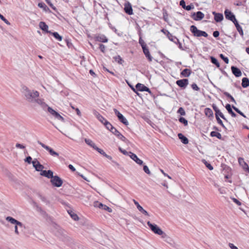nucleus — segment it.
I'll return each instance as SVG.
<instances>
[{
    "instance_id": "f257e3e1",
    "label": "nucleus",
    "mask_w": 249,
    "mask_h": 249,
    "mask_svg": "<svg viewBox=\"0 0 249 249\" xmlns=\"http://www.w3.org/2000/svg\"><path fill=\"white\" fill-rule=\"evenodd\" d=\"M22 93L25 99L31 104H35L36 99L39 96V92L36 90H31L26 86H23L22 88Z\"/></svg>"
},
{
    "instance_id": "f03ea898",
    "label": "nucleus",
    "mask_w": 249,
    "mask_h": 249,
    "mask_svg": "<svg viewBox=\"0 0 249 249\" xmlns=\"http://www.w3.org/2000/svg\"><path fill=\"white\" fill-rule=\"evenodd\" d=\"M5 220L11 224L14 225L15 233L16 235H19V231H22V229L25 228L21 222L17 220L11 216H7L5 218Z\"/></svg>"
},
{
    "instance_id": "7ed1b4c3",
    "label": "nucleus",
    "mask_w": 249,
    "mask_h": 249,
    "mask_svg": "<svg viewBox=\"0 0 249 249\" xmlns=\"http://www.w3.org/2000/svg\"><path fill=\"white\" fill-rule=\"evenodd\" d=\"M190 31L195 36H204L206 37L208 36L206 32L197 29L195 25H192L190 27Z\"/></svg>"
},
{
    "instance_id": "20e7f679",
    "label": "nucleus",
    "mask_w": 249,
    "mask_h": 249,
    "mask_svg": "<svg viewBox=\"0 0 249 249\" xmlns=\"http://www.w3.org/2000/svg\"><path fill=\"white\" fill-rule=\"evenodd\" d=\"M51 182L53 186L57 187L61 186L63 184V180L57 176H53V177L51 178Z\"/></svg>"
},
{
    "instance_id": "39448f33",
    "label": "nucleus",
    "mask_w": 249,
    "mask_h": 249,
    "mask_svg": "<svg viewBox=\"0 0 249 249\" xmlns=\"http://www.w3.org/2000/svg\"><path fill=\"white\" fill-rule=\"evenodd\" d=\"M147 225L150 228L151 230L155 234L159 235L162 234L161 229L156 224H153L150 222H147Z\"/></svg>"
},
{
    "instance_id": "423d86ee",
    "label": "nucleus",
    "mask_w": 249,
    "mask_h": 249,
    "mask_svg": "<svg viewBox=\"0 0 249 249\" xmlns=\"http://www.w3.org/2000/svg\"><path fill=\"white\" fill-rule=\"evenodd\" d=\"M147 225L150 228L151 230L155 234L159 235L162 234L161 229L156 224H153L150 222H147Z\"/></svg>"
},
{
    "instance_id": "0eeeda50",
    "label": "nucleus",
    "mask_w": 249,
    "mask_h": 249,
    "mask_svg": "<svg viewBox=\"0 0 249 249\" xmlns=\"http://www.w3.org/2000/svg\"><path fill=\"white\" fill-rule=\"evenodd\" d=\"M37 143L40 145L43 148L47 150L50 154L52 156L58 157L59 156V154L56 152H55L52 148L50 147L45 145L43 143L41 142L40 141H38Z\"/></svg>"
},
{
    "instance_id": "6e6552de",
    "label": "nucleus",
    "mask_w": 249,
    "mask_h": 249,
    "mask_svg": "<svg viewBox=\"0 0 249 249\" xmlns=\"http://www.w3.org/2000/svg\"><path fill=\"white\" fill-rule=\"evenodd\" d=\"M114 111L115 115L118 117V119L120 122L126 125L128 124V122L126 119L118 110L114 108Z\"/></svg>"
},
{
    "instance_id": "1a4fd4ad",
    "label": "nucleus",
    "mask_w": 249,
    "mask_h": 249,
    "mask_svg": "<svg viewBox=\"0 0 249 249\" xmlns=\"http://www.w3.org/2000/svg\"><path fill=\"white\" fill-rule=\"evenodd\" d=\"M35 104L39 105L43 110H46L47 108L48 109L49 107L48 105L44 101V99L39 98V97L36 99Z\"/></svg>"
},
{
    "instance_id": "9d476101",
    "label": "nucleus",
    "mask_w": 249,
    "mask_h": 249,
    "mask_svg": "<svg viewBox=\"0 0 249 249\" xmlns=\"http://www.w3.org/2000/svg\"><path fill=\"white\" fill-rule=\"evenodd\" d=\"M191 17L194 20L196 21H198L204 18V14L200 11H198L196 13L194 12L192 13Z\"/></svg>"
},
{
    "instance_id": "9b49d317",
    "label": "nucleus",
    "mask_w": 249,
    "mask_h": 249,
    "mask_svg": "<svg viewBox=\"0 0 249 249\" xmlns=\"http://www.w3.org/2000/svg\"><path fill=\"white\" fill-rule=\"evenodd\" d=\"M32 164L34 167L37 171H41V172L44 168V166L41 164L36 159H34V160L32 161Z\"/></svg>"
},
{
    "instance_id": "f8f14e48",
    "label": "nucleus",
    "mask_w": 249,
    "mask_h": 249,
    "mask_svg": "<svg viewBox=\"0 0 249 249\" xmlns=\"http://www.w3.org/2000/svg\"><path fill=\"white\" fill-rule=\"evenodd\" d=\"M136 89L138 91H147L149 93H151V90H150V89L148 88H147V87L144 86L143 84H142L141 83H138L136 85Z\"/></svg>"
},
{
    "instance_id": "ddd939ff",
    "label": "nucleus",
    "mask_w": 249,
    "mask_h": 249,
    "mask_svg": "<svg viewBox=\"0 0 249 249\" xmlns=\"http://www.w3.org/2000/svg\"><path fill=\"white\" fill-rule=\"evenodd\" d=\"M188 80L187 79H180L176 81L177 85L183 89H185L188 85Z\"/></svg>"
},
{
    "instance_id": "4468645a",
    "label": "nucleus",
    "mask_w": 249,
    "mask_h": 249,
    "mask_svg": "<svg viewBox=\"0 0 249 249\" xmlns=\"http://www.w3.org/2000/svg\"><path fill=\"white\" fill-rule=\"evenodd\" d=\"M225 18L231 21L235 20V16L230 11L226 9L224 12Z\"/></svg>"
},
{
    "instance_id": "2eb2a0df",
    "label": "nucleus",
    "mask_w": 249,
    "mask_h": 249,
    "mask_svg": "<svg viewBox=\"0 0 249 249\" xmlns=\"http://www.w3.org/2000/svg\"><path fill=\"white\" fill-rule=\"evenodd\" d=\"M142 47L145 56L149 61H152L153 57L150 55L148 49L146 47V45H142Z\"/></svg>"
},
{
    "instance_id": "dca6fc26",
    "label": "nucleus",
    "mask_w": 249,
    "mask_h": 249,
    "mask_svg": "<svg viewBox=\"0 0 249 249\" xmlns=\"http://www.w3.org/2000/svg\"><path fill=\"white\" fill-rule=\"evenodd\" d=\"M133 201L135 205L136 206L137 209L138 210L141 212L142 214L145 215H149L148 213L146 211H145L144 209H143V208L139 204L138 202L136 201L135 199L133 200Z\"/></svg>"
},
{
    "instance_id": "f3484780",
    "label": "nucleus",
    "mask_w": 249,
    "mask_h": 249,
    "mask_svg": "<svg viewBox=\"0 0 249 249\" xmlns=\"http://www.w3.org/2000/svg\"><path fill=\"white\" fill-rule=\"evenodd\" d=\"M95 39L96 41L101 42H107L108 41V39L107 37L104 35H98L95 36Z\"/></svg>"
},
{
    "instance_id": "a211bd4d",
    "label": "nucleus",
    "mask_w": 249,
    "mask_h": 249,
    "mask_svg": "<svg viewBox=\"0 0 249 249\" xmlns=\"http://www.w3.org/2000/svg\"><path fill=\"white\" fill-rule=\"evenodd\" d=\"M129 156L137 164L139 165H142V164L143 161L139 159L136 154L131 152H129Z\"/></svg>"
},
{
    "instance_id": "6ab92c4d",
    "label": "nucleus",
    "mask_w": 249,
    "mask_h": 249,
    "mask_svg": "<svg viewBox=\"0 0 249 249\" xmlns=\"http://www.w3.org/2000/svg\"><path fill=\"white\" fill-rule=\"evenodd\" d=\"M231 70L232 71V73L236 76V77H240L242 75V72L238 68H237L236 67L232 66L231 67Z\"/></svg>"
},
{
    "instance_id": "aec40b11",
    "label": "nucleus",
    "mask_w": 249,
    "mask_h": 249,
    "mask_svg": "<svg viewBox=\"0 0 249 249\" xmlns=\"http://www.w3.org/2000/svg\"><path fill=\"white\" fill-rule=\"evenodd\" d=\"M40 175L48 178H51L53 177V172L51 170H43L40 173Z\"/></svg>"
},
{
    "instance_id": "412c9836",
    "label": "nucleus",
    "mask_w": 249,
    "mask_h": 249,
    "mask_svg": "<svg viewBox=\"0 0 249 249\" xmlns=\"http://www.w3.org/2000/svg\"><path fill=\"white\" fill-rule=\"evenodd\" d=\"M124 11L126 13L129 15H131L133 14V10L132 8V6L129 3H127L125 4L124 5Z\"/></svg>"
},
{
    "instance_id": "4be33fe9",
    "label": "nucleus",
    "mask_w": 249,
    "mask_h": 249,
    "mask_svg": "<svg viewBox=\"0 0 249 249\" xmlns=\"http://www.w3.org/2000/svg\"><path fill=\"white\" fill-rule=\"evenodd\" d=\"M213 14L214 16V20L216 22H220L223 19V16L222 14L213 12Z\"/></svg>"
},
{
    "instance_id": "5701e85b",
    "label": "nucleus",
    "mask_w": 249,
    "mask_h": 249,
    "mask_svg": "<svg viewBox=\"0 0 249 249\" xmlns=\"http://www.w3.org/2000/svg\"><path fill=\"white\" fill-rule=\"evenodd\" d=\"M93 114L96 116L98 120L104 124L106 120L96 110L93 111Z\"/></svg>"
},
{
    "instance_id": "b1692460",
    "label": "nucleus",
    "mask_w": 249,
    "mask_h": 249,
    "mask_svg": "<svg viewBox=\"0 0 249 249\" xmlns=\"http://www.w3.org/2000/svg\"><path fill=\"white\" fill-rule=\"evenodd\" d=\"M166 32L167 36L170 40L175 43H177V42H178V39L176 37L173 36L169 31H166Z\"/></svg>"
},
{
    "instance_id": "393cba45",
    "label": "nucleus",
    "mask_w": 249,
    "mask_h": 249,
    "mask_svg": "<svg viewBox=\"0 0 249 249\" xmlns=\"http://www.w3.org/2000/svg\"><path fill=\"white\" fill-rule=\"evenodd\" d=\"M96 204H98V207H99V208L106 210L107 212H110V213L112 212V209L111 208H110L109 207H108V206H107L105 205H104L102 203H100L99 202H97L96 203Z\"/></svg>"
},
{
    "instance_id": "a878e982",
    "label": "nucleus",
    "mask_w": 249,
    "mask_h": 249,
    "mask_svg": "<svg viewBox=\"0 0 249 249\" xmlns=\"http://www.w3.org/2000/svg\"><path fill=\"white\" fill-rule=\"evenodd\" d=\"M39 26L40 28L42 30L49 33L50 31H49L48 30V26L44 22H43V21L40 22L39 24Z\"/></svg>"
},
{
    "instance_id": "bb28decb",
    "label": "nucleus",
    "mask_w": 249,
    "mask_h": 249,
    "mask_svg": "<svg viewBox=\"0 0 249 249\" xmlns=\"http://www.w3.org/2000/svg\"><path fill=\"white\" fill-rule=\"evenodd\" d=\"M178 137L181 140V142L184 144H187L189 142L188 139L185 137L182 134L178 133Z\"/></svg>"
},
{
    "instance_id": "cd10ccee",
    "label": "nucleus",
    "mask_w": 249,
    "mask_h": 249,
    "mask_svg": "<svg viewBox=\"0 0 249 249\" xmlns=\"http://www.w3.org/2000/svg\"><path fill=\"white\" fill-rule=\"evenodd\" d=\"M48 111L53 115L55 119L57 118V116L59 115V114L55 111L54 109H53L51 107H48Z\"/></svg>"
},
{
    "instance_id": "c85d7f7f",
    "label": "nucleus",
    "mask_w": 249,
    "mask_h": 249,
    "mask_svg": "<svg viewBox=\"0 0 249 249\" xmlns=\"http://www.w3.org/2000/svg\"><path fill=\"white\" fill-rule=\"evenodd\" d=\"M226 109L228 111V112L233 117H235L236 115V114L232 111L231 106L230 104H228L226 105L225 107Z\"/></svg>"
},
{
    "instance_id": "c756f323",
    "label": "nucleus",
    "mask_w": 249,
    "mask_h": 249,
    "mask_svg": "<svg viewBox=\"0 0 249 249\" xmlns=\"http://www.w3.org/2000/svg\"><path fill=\"white\" fill-rule=\"evenodd\" d=\"M85 142L89 145L90 146H91V147H92L93 149H94L95 150L96 149V148L97 147L96 146V145H95V144L90 139H85Z\"/></svg>"
},
{
    "instance_id": "7c9ffc66",
    "label": "nucleus",
    "mask_w": 249,
    "mask_h": 249,
    "mask_svg": "<svg viewBox=\"0 0 249 249\" xmlns=\"http://www.w3.org/2000/svg\"><path fill=\"white\" fill-rule=\"evenodd\" d=\"M242 86L244 88H247L249 86V79L248 78L244 77L242 79Z\"/></svg>"
},
{
    "instance_id": "2f4dec72",
    "label": "nucleus",
    "mask_w": 249,
    "mask_h": 249,
    "mask_svg": "<svg viewBox=\"0 0 249 249\" xmlns=\"http://www.w3.org/2000/svg\"><path fill=\"white\" fill-rule=\"evenodd\" d=\"M161 236V238L164 239V241L168 243H170V241L171 240L170 238L162 231V234H159Z\"/></svg>"
},
{
    "instance_id": "473e14b6",
    "label": "nucleus",
    "mask_w": 249,
    "mask_h": 249,
    "mask_svg": "<svg viewBox=\"0 0 249 249\" xmlns=\"http://www.w3.org/2000/svg\"><path fill=\"white\" fill-rule=\"evenodd\" d=\"M191 71L190 69H185L181 71V75L184 77H188L191 74Z\"/></svg>"
},
{
    "instance_id": "72a5a7b5",
    "label": "nucleus",
    "mask_w": 249,
    "mask_h": 249,
    "mask_svg": "<svg viewBox=\"0 0 249 249\" xmlns=\"http://www.w3.org/2000/svg\"><path fill=\"white\" fill-rule=\"evenodd\" d=\"M49 33L52 35L58 41H61L62 39V37L59 35L57 32H49Z\"/></svg>"
},
{
    "instance_id": "f704fd0d",
    "label": "nucleus",
    "mask_w": 249,
    "mask_h": 249,
    "mask_svg": "<svg viewBox=\"0 0 249 249\" xmlns=\"http://www.w3.org/2000/svg\"><path fill=\"white\" fill-rule=\"evenodd\" d=\"M205 114L208 117H213V112L210 108H206L205 109Z\"/></svg>"
},
{
    "instance_id": "c9c22d12",
    "label": "nucleus",
    "mask_w": 249,
    "mask_h": 249,
    "mask_svg": "<svg viewBox=\"0 0 249 249\" xmlns=\"http://www.w3.org/2000/svg\"><path fill=\"white\" fill-rule=\"evenodd\" d=\"M211 136L212 137H216L218 139L221 140L222 139V136L221 134L217 132L216 131H212L211 132L210 134Z\"/></svg>"
},
{
    "instance_id": "e433bc0d",
    "label": "nucleus",
    "mask_w": 249,
    "mask_h": 249,
    "mask_svg": "<svg viewBox=\"0 0 249 249\" xmlns=\"http://www.w3.org/2000/svg\"><path fill=\"white\" fill-rule=\"evenodd\" d=\"M162 11H163V19L165 21H166V22H168V15L167 14V12L166 10H165L164 9H163Z\"/></svg>"
},
{
    "instance_id": "4c0bfd02",
    "label": "nucleus",
    "mask_w": 249,
    "mask_h": 249,
    "mask_svg": "<svg viewBox=\"0 0 249 249\" xmlns=\"http://www.w3.org/2000/svg\"><path fill=\"white\" fill-rule=\"evenodd\" d=\"M202 162L206 165V166L210 170L213 169V167L211 165L210 163H208L205 160H202Z\"/></svg>"
},
{
    "instance_id": "58836bf2",
    "label": "nucleus",
    "mask_w": 249,
    "mask_h": 249,
    "mask_svg": "<svg viewBox=\"0 0 249 249\" xmlns=\"http://www.w3.org/2000/svg\"><path fill=\"white\" fill-rule=\"evenodd\" d=\"M113 59L115 60V61L117 62H118L119 64H122L123 60L121 57L120 55H117L114 57H113Z\"/></svg>"
},
{
    "instance_id": "ea45409f",
    "label": "nucleus",
    "mask_w": 249,
    "mask_h": 249,
    "mask_svg": "<svg viewBox=\"0 0 249 249\" xmlns=\"http://www.w3.org/2000/svg\"><path fill=\"white\" fill-rule=\"evenodd\" d=\"M104 124L106 126V128L109 130L113 127L111 124L107 120L105 121V123H104Z\"/></svg>"
},
{
    "instance_id": "a19ab883",
    "label": "nucleus",
    "mask_w": 249,
    "mask_h": 249,
    "mask_svg": "<svg viewBox=\"0 0 249 249\" xmlns=\"http://www.w3.org/2000/svg\"><path fill=\"white\" fill-rule=\"evenodd\" d=\"M68 213H69L70 214V215H71V217L74 220L76 221V220H78L79 218L78 217V216L77 215V214H76L75 213H74L73 212H72V211H71V212H69L68 211Z\"/></svg>"
},
{
    "instance_id": "79ce46f5",
    "label": "nucleus",
    "mask_w": 249,
    "mask_h": 249,
    "mask_svg": "<svg viewBox=\"0 0 249 249\" xmlns=\"http://www.w3.org/2000/svg\"><path fill=\"white\" fill-rule=\"evenodd\" d=\"M224 94L225 96H226L227 97L230 98L231 99V102H232L234 103H236L235 100L234 99V98L229 93L225 91L224 92Z\"/></svg>"
},
{
    "instance_id": "37998d69",
    "label": "nucleus",
    "mask_w": 249,
    "mask_h": 249,
    "mask_svg": "<svg viewBox=\"0 0 249 249\" xmlns=\"http://www.w3.org/2000/svg\"><path fill=\"white\" fill-rule=\"evenodd\" d=\"M211 62L213 64H215L217 67H219L220 66L219 63L216 58H215L213 57H211Z\"/></svg>"
},
{
    "instance_id": "c03bdc74",
    "label": "nucleus",
    "mask_w": 249,
    "mask_h": 249,
    "mask_svg": "<svg viewBox=\"0 0 249 249\" xmlns=\"http://www.w3.org/2000/svg\"><path fill=\"white\" fill-rule=\"evenodd\" d=\"M110 131L114 134L115 135H116L117 137L119 136L121 133L114 127L111 129H110Z\"/></svg>"
},
{
    "instance_id": "a18cd8bd",
    "label": "nucleus",
    "mask_w": 249,
    "mask_h": 249,
    "mask_svg": "<svg viewBox=\"0 0 249 249\" xmlns=\"http://www.w3.org/2000/svg\"><path fill=\"white\" fill-rule=\"evenodd\" d=\"M179 121L183 124H184V125L186 126L188 125V121L186 119H185L183 117H180L179 119Z\"/></svg>"
},
{
    "instance_id": "49530a36",
    "label": "nucleus",
    "mask_w": 249,
    "mask_h": 249,
    "mask_svg": "<svg viewBox=\"0 0 249 249\" xmlns=\"http://www.w3.org/2000/svg\"><path fill=\"white\" fill-rule=\"evenodd\" d=\"M236 29L238 31V32L239 33L240 35L242 36H243V35H244L243 31L242 30V27H241V26L240 25H238V26H236Z\"/></svg>"
},
{
    "instance_id": "de8ad7c7",
    "label": "nucleus",
    "mask_w": 249,
    "mask_h": 249,
    "mask_svg": "<svg viewBox=\"0 0 249 249\" xmlns=\"http://www.w3.org/2000/svg\"><path fill=\"white\" fill-rule=\"evenodd\" d=\"M216 115H217V116H220V117H221L224 120H227L225 117H224L223 114L220 111V110H218V112H215V117H216Z\"/></svg>"
},
{
    "instance_id": "09e8293b",
    "label": "nucleus",
    "mask_w": 249,
    "mask_h": 249,
    "mask_svg": "<svg viewBox=\"0 0 249 249\" xmlns=\"http://www.w3.org/2000/svg\"><path fill=\"white\" fill-rule=\"evenodd\" d=\"M238 162L240 165H243L244 164L246 166L248 167V164L244 161L243 158H239L238 159Z\"/></svg>"
},
{
    "instance_id": "8fccbe9b",
    "label": "nucleus",
    "mask_w": 249,
    "mask_h": 249,
    "mask_svg": "<svg viewBox=\"0 0 249 249\" xmlns=\"http://www.w3.org/2000/svg\"><path fill=\"white\" fill-rule=\"evenodd\" d=\"M232 108H233V109L236 111L237 113H238L239 114H240L241 115H242V116H243L244 117L246 118V116L244 114V113L243 112H242L238 108H237V107H235L234 106H232Z\"/></svg>"
},
{
    "instance_id": "3c124183",
    "label": "nucleus",
    "mask_w": 249,
    "mask_h": 249,
    "mask_svg": "<svg viewBox=\"0 0 249 249\" xmlns=\"http://www.w3.org/2000/svg\"><path fill=\"white\" fill-rule=\"evenodd\" d=\"M220 57L224 60V61L226 63H229V59L228 57H225L223 54H220Z\"/></svg>"
},
{
    "instance_id": "603ef678",
    "label": "nucleus",
    "mask_w": 249,
    "mask_h": 249,
    "mask_svg": "<svg viewBox=\"0 0 249 249\" xmlns=\"http://www.w3.org/2000/svg\"><path fill=\"white\" fill-rule=\"evenodd\" d=\"M119 139L121 140L122 141L127 142H128V140L121 134L119 135V136L117 137Z\"/></svg>"
},
{
    "instance_id": "864d4df0",
    "label": "nucleus",
    "mask_w": 249,
    "mask_h": 249,
    "mask_svg": "<svg viewBox=\"0 0 249 249\" xmlns=\"http://www.w3.org/2000/svg\"><path fill=\"white\" fill-rule=\"evenodd\" d=\"M178 112L181 115H185V111L182 107H180L178 110Z\"/></svg>"
},
{
    "instance_id": "5fc2aeb1",
    "label": "nucleus",
    "mask_w": 249,
    "mask_h": 249,
    "mask_svg": "<svg viewBox=\"0 0 249 249\" xmlns=\"http://www.w3.org/2000/svg\"><path fill=\"white\" fill-rule=\"evenodd\" d=\"M194 8V5L192 3H191L190 5L186 6V7L184 8V9H185V10H186L187 11H189V10H191V9H193Z\"/></svg>"
},
{
    "instance_id": "6e6d98bb",
    "label": "nucleus",
    "mask_w": 249,
    "mask_h": 249,
    "mask_svg": "<svg viewBox=\"0 0 249 249\" xmlns=\"http://www.w3.org/2000/svg\"><path fill=\"white\" fill-rule=\"evenodd\" d=\"M191 87L194 90L196 91H198L200 89L198 87V86L196 83L192 84L191 85Z\"/></svg>"
},
{
    "instance_id": "4d7b16f0",
    "label": "nucleus",
    "mask_w": 249,
    "mask_h": 249,
    "mask_svg": "<svg viewBox=\"0 0 249 249\" xmlns=\"http://www.w3.org/2000/svg\"><path fill=\"white\" fill-rule=\"evenodd\" d=\"M143 171L146 174L150 175L151 174V172L148 168V167L146 165H144L143 168Z\"/></svg>"
},
{
    "instance_id": "13d9d810",
    "label": "nucleus",
    "mask_w": 249,
    "mask_h": 249,
    "mask_svg": "<svg viewBox=\"0 0 249 249\" xmlns=\"http://www.w3.org/2000/svg\"><path fill=\"white\" fill-rule=\"evenodd\" d=\"M0 18L2 21H3L7 25L10 24V22L0 14Z\"/></svg>"
},
{
    "instance_id": "bf43d9fd",
    "label": "nucleus",
    "mask_w": 249,
    "mask_h": 249,
    "mask_svg": "<svg viewBox=\"0 0 249 249\" xmlns=\"http://www.w3.org/2000/svg\"><path fill=\"white\" fill-rule=\"evenodd\" d=\"M215 118L216 119V120H217V122L218 124H220L222 127H225V126L223 124L222 120L219 118V117L218 116H217V115H216V117H215Z\"/></svg>"
},
{
    "instance_id": "052dcab7",
    "label": "nucleus",
    "mask_w": 249,
    "mask_h": 249,
    "mask_svg": "<svg viewBox=\"0 0 249 249\" xmlns=\"http://www.w3.org/2000/svg\"><path fill=\"white\" fill-rule=\"evenodd\" d=\"M99 48L102 52H103V53L105 52L106 47L104 45H103L102 44H100L99 45Z\"/></svg>"
},
{
    "instance_id": "680f3d73",
    "label": "nucleus",
    "mask_w": 249,
    "mask_h": 249,
    "mask_svg": "<svg viewBox=\"0 0 249 249\" xmlns=\"http://www.w3.org/2000/svg\"><path fill=\"white\" fill-rule=\"evenodd\" d=\"M95 150L103 156H104L106 154V153L102 149L99 148L98 147H97Z\"/></svg>"
},
{
    "instance_id": "e2e57ef3",
    "label": "nucleus",
    "mask_w": 249,
    "mask_h": 249,
    "mask_svg": "<svg viewBox=\"0 0 249 249\" xmlns=\"http://www.w3.org/2000/svg\"><path fill=\"white\" fill-rule=\"evenodd\" d=\"M179 4L184 9L186 7L185 2L184 0H181L180 1Z\"/></svg>"
},
{
    "instance_id": "0e129e2a",
    "label": "nucleus",
    "mask_w": 249,
    "mask_h": 249,
    "mask_svg": "<svg viewBox=\"0 0 249 249\" xmlns=\"http://www.w3.org/2000/svg\"><path fill=\"white\" fill-rule=\"evenodd\" d=\"M16 147L17 148H20V149H24L25 148V146H24L23 145L21 144L20 143H17L16 144Z\"/></svg>"
},
{
    "instance_id": "69168bd1",
    "label": "nucleus",
    "mask_w": 249,
    "mask_h": 249,
    "mask_svg": "<svg viewBox=\"0 0 249 249\" xmlns=\"http://www.w3.org/2000/svg\"><path fill=\"white\" fill-rule=\"evenodd\" d=\"M32 160V158L30 156H29L25 159V161L28 162V163H31Z\"/></svg>"
},
{
    "instance_id": "338daca9",
    "label": "nucleus",
    "mask_w": 249,
    "mask_h": 249,
    "mask_svg": "<svg viewBox=\"0 0 249 249\" xmlns=\"http://www.w3.org/2000/svg\"><path fill=\"white\" fill-rule=\"evenodd\" d=\"M229 247L231 249H238L237 247H236L235 246H234L233 244L232 243H229Z\"/></svg>"
},
{
    "instance_id": "774afa93",
    "label": "nucleus",
    "mask_w": 249,
    "mask_h": 249,
    "mask_svg": "<svg viewBox=\"0 0 249 249\" xmlns=\"http://www.w3.org/2000/svg\"><path fill=\"white\" fill-rule=\"evenodd\" d=\"M213 36L214 37H217L219 36V32L218 31H215L213 32Z\"/></svg>"
}]
</instances>
